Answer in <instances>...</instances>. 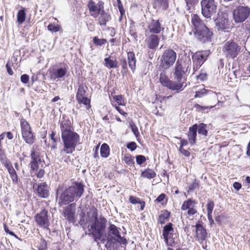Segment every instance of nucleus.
Instances as JSON below:
<instances>
[{
  "label": "nucleus",
  "mask_w": 250,
  "mask_h": 250,
  "mask_svg": "<svg viewBox=\"0 0 250 250\" xmlns=\"http://www.w3.org/2000/svg\"><path fill=\"white\" fill-rule=\"evenodd\" d=\"M63 148L60 150L61 159L68 164L72 162L70 155L76 150L79 144L80 135L74 131L73 122L65 114L60 121Z\"/></svg>",
  "instance_id": "1"
},
{
  "label": "nucleus",
  "mask_w": 250,
  "mask_h": 250,
  "mask_svg": "<svg viewBox=\"0 0 250 250\" xmlns=\"http://www.w3.org/2000/svg\"><path fill=\"white\" fill-rule=\"evenodd\" d=\"M85 186L82 182H75L72 185L64 190L58 189L59 204L60 206L66 205L63 210V215L68 222H75V204H70L81 198L84 192Z\"/></svg>",
  "instance_id": "2"
},
{
  "label": "nucleus",
  "mask_w": 250,
  "mask_h": 250,
  "mask_svg": "<svg viewBox=\"0 0 250 250\" xmlns=\"http://www.w3.org/2000/svg\"><path fill=\"white\" fill-rule=\"evenodd\" d=\"M31 160L29 164L30 172L31 174H34L37 178L41 179L45 174V170L42 168L39 169V165L42 163L41 153L39 149L33 147L31 150L30 154Z\"/></svg>",
  "instance_id": "3"
},
{
  "label": "nucleus",
  "mask_w": 250,
  "mask_h": 250,
  "mask_svg": "<svg viewBox=\"0 0 250 250\" xmlns=\"http://www.w3.org/2000/svg\"><path fill=\"white\" fill-rule=\"evenodd\" d=\"M188 66L185 68L182 64V61L178 60L175 64L173 72L174 82L179 92L182 91L187 86V72Z\"/></svg>",
  "instance_id": "4"
},
{
  "label": "nucleus",
  "mask_w": 250,
  "mask_h": 250,
  "mask_svg": "<svg viewBox=\"0 0 250 250\" xmlns=\"http://www.w3.org/2000/svg\"><path fill=\"white\" fill-rule=\"evenodd\" d=\"M120 229L114 224H110L108 228V236L106 246L109 248H113L116 242L121 245L126 246L127 241L126 238L122 237Z\"/></svg>",
  "instance_id": "5"
},
{
  "label": "nucleus",
  "mask_w": 250,
  "mask_h": 250,
  "mask_svg": "<svg viewBox=\"0 0 250 250\" xmlns=\"http://www.w3.org/2000/svg\"><path fill=\"white\" fill-rule=\"evenodd\" d=\"M106 222L107 220L104 217H101L99 219H94V222L90 226L91 229L93 230L91 235L95 242L104 241L103 232L105 229Z\"/></svg>",
  "instance_id": "6"
},
{
  "label": "nucleus",
  "mask_w": 250,
  "mask_h": 250,
  "mask_svg": "<svg viewBox=\"0 0 250 250\" xmlns=\"http://www.w3.org/2000/svg\"><path fill=\"white\" fill-rule=\"evenodd\" d=\"M176 58V53L173 49L165 50L160 58L159 69L167 70L169 69L175 63Z\"/></svg>",
  "instance_id": "7"
},
{
  "label": "nucleus",
  "mask_w": 250,
  "mask_h": 250,
  "mask_svg": "<svg viewBox=\"0 0 250 250\" xmlns=\"http://www.w3.org/2000/svg\"><path fill=\"white\" fill-rule=\"evenodd\" d=\"M21 136L25 142L29 145H32L36 140V135L32 131L29 123L24 118L20 120Z\"/></svg>",
  "instance_id": "8"
},
{
  "label": "nucleus",
  "mask_w": 250,
  "mask_h": 250,
  "mask_svg": "<svg viewBox=\"0 0 250 250\" xmlns=\"http://www.w3.org/2000/svg\"><path fill=\"white\" fill-rule=\"evenodd\" d=\"M241 49V47L232 40L226 42L222 47L223 53L228 59H233L237 57Z\"/></svg>",
  "instance_id": "9"
},
{
  "label": "nucleus",
  "mask_w": 250,
  "mask_h": 250,
  "mask_svg": "<svg viewBox=\"0 0 250 250\" xmlns=\"http://www.w3.org/2000/svg\"><path fill=\"white\" fill-rule=\"evenodd\" d=\"M201 13L206 18H209L217 12V2L215 0H202Z\"/></svg>",
  "instance_id": "10"
},
{
  "label": "nucleus",
  "mask_w": 250,
  "mask_h": 250,
  "mask_svg": "<svg viewBox=\"0 0 250 250\" xmlns=\"http://www.w3.org/2000/svg\"><path fill=\"white\" fill-rule=\"evenodd\" d=\"M195 228V234L194 239L195 241L202 245V248L208 250L207 241L208 237L207 230L205 227L201 224L198 223L194 226Z\"/></svg>",
  "instance_id": "11"
},
{
  "label": "nucleus",
  "mask_w": 250,
  "mask_h": 250,
  "mask_svg": "<svg viewBox=\"0 0 250 250\" xmlns=\"http://www.w3.org/2000/svg\"><path fill=\"white\" fill-rule=\"evenodd\" d=\"M250 15V7L247 6L239 5L233 11V19L236 23L244 22Z\"/></svg>",
  "instance_id": "12"
},
{
  "label": "nucleus",
  "mask_w": 250,
  "mask_h": 250,
  "mask_svg": "<svg viewBox=\"0 0 250 250\" xmlns=\"http://www.w3.org/2000/svg\"><path fill=\"white\" fill-rule=\"evenodd\" d=\"M174 225L169 222L163 228L162 236L166 245L172 247L175 244Z\"/></svg>",
  "instance_id": "13"
},
{
  "label": "nucleus",
  "mask_w": 250,
  "mask_h": 250,
  "mask_svg": "<svg viewBox=\"0 0 250 250\" xmlns=\"http://www.w3.org/2000/svg\"><path fill=\"white\" fill-rule=\"evenodd\" d=\"M34 220L37 226L46 229H49L50 222L48 210L42 208L41 211L34 216Z\"/></svg>",
  "instance_id": "14"
},
{
  "label": "nucleus",
  "mask_w": 250,
  "mask_h": 250,
  "mask_svg": "<svg viewBox=\"0 0 250 250\" xmlns=\"http://www.w3.org/2000/svg\"><path fill=\"white\" fill-rule=\"evenodd\" d=\"M104 3L102 0H99L97 3L93 0H89L87 3V7L90 15L94 18H97L104 10Z\"/></svg>",
  "instance_id": "15"
},
{
  "label": "nucleus",
  "mask_w": 250,
  "mask_h": 250,
  "mask_svg": "<svg viewBox=\"0 0 250 250\" xmlns=\"http://www.w3.org/2000/svg\"><path fill=\"white\" fill-rule=\"evenodd\" d=\"M212 32L206 25L195 30V35L199 40L203 42H209L212 36Z\"/></svg>",
  "instance_id": "16"
},
{
  "label": "nucleus",
  "mask_w": 250,
  "mask_h": 250,
  "mask_svg": "<svg viewBox=\"0 0 250 250\" xmlns=\"http://www.w3.org/2000/svg\"><path fill=\"white\" fill-rule=\"evenodd\" d=\"M159 81L163 86L174 91L175 93H179L174 81H172L169 79L165 70H163V71L160 74Z\"/></svg>",
  "instance_id": "17"
},
{
  "label": "nucleus",
  "mask_w": 250,
  "mask_h": 250,
  "mask_svg": "<svg viewBox=\"0 0 250 250\" xmlns=\"http://www.w3.org/2000/svg\"><path fill=\"white\" fill-rule=\"evenodd\" d=\"M197 203L194 199L189 198L183 202L181 209L182 211L187 210L188 215L193 216L197 213L196 208Z\"/></svg>",
  "instance_id": "18"
},
{
  "label": "nucleus",
  "mask_w": 250,
  "mask_h": 250,
  "mask_svg": "<svg viewBox=\"0 0 250 250\" xmlns=\"http://www.w3.org/2000/svg\"><path fill=\"white\" fill-rule=\"evenodd\" d=\"M208 51H199L195 53L192 57L193 62L196 64V68H199L207 60L208 55Z\"/></svg>",
  "instance_id": "19"
},
{
  "label": "nucleus",
  "mask_w": 250,
  "mask_h": 250,
  "mask_svg": "<svg viewBox=\"0 0 250 250\" xmlns=\"http://www.w3.org/2000/svg\"><path fill=\"white\" fill-rule=\"evenodd\" d=\"M216 24L218 31H229L231 28L229 19L224 16H219L216 19Z\"/></svg>",
  "instance_id": "20"
},
{
  "label": "nucleus",
  "mask_w": 250,
  "mask_h": 250,
  "mask_svg": "<svg viewBox=\"0 0 250 250\" xmlns=\"http://www.w3.org/2000/svg\"><path fill=\"white\" fill-rule=\"evenodd\" d=\"M49 187L46 182H42L37 184L36 191L38 197L42 198H47L49 196Z\"/></svg>",
  "instance_id": "21"
},
{
  "label": "nucleus",
  "mask_w": 250,
  "mask_h": 250,
  "mask_svg": "<svg viewBox=\"0 0 250 250\" xmlns=\"http://www.w3.org/2000/svg\"><path fill=\"white\" fill-rule=\"evenodd\" d=\"M164 29L159 20L152 19L147 25V30L151 34L157 35Z\"/></svg>",
  "instance_id": "22"
},
{
  "label": "nucleus",
  "mask_w": 250,
  "mask_h": 250,
  "mask_svg": "<svg viewBox=\"0 0 250 250\" xmlns=\"http://www.w3.org/2000/svg\"><path fill=\"white\" fill-rule=\"evenodd\" d=\"M113 99L117 104L112 102V105L115 107L121 115L126 116L127 113L122 110L119 107V105L125 106V102L124 96L122 95H115L113 97Z\"/></svg>",
  "instance_id": "23"
},
{
  "label": "nucleus",
  "mask_w": 250,
  "mask_h": 250,
  "mask_svg": "<svg viewBox=\"0 0 250 250\" xmlns=\"http://www.w3.org/2000/svg\"><path fill=\"white\" fill-rule=\"evenodd\" d=\"M197 128L198 125L197 124L193 125L189 127L187 133V137L191 146L195 145L196 143Z\"/></svg>",
  "instance_id": "24"
},
{
  "label": "nucleus",
  "mask_w": 250,
  "mask_h": 250,
  "mask_svg": "<svg viewBox=\"0 0 250 250\" xmlns=\"http://www.w3.org/2000/svg\"><path fill=\"white\" fill-rule=\"evenodd\" d=\"M97 23L100 26L106 27L107 23L111 20V15L105 12L104 10H102L99 16L97 17Z\"/></svg>",
  "instance_id": "25"
},
{
  "label": "nucleus",
  "mask_w": 250,
  "mask_h": 250,
  "mask_svg": "<svg viewBox=\"0 0 250 250\" xmlns=\"http://www.w3.org/2000/svg\"><path fill=\"white\" fill-rule=\"evenodd\" d=\"M160 38L157 35L150 34L146 40V42L148 48L155 49L159 45Z\"/></svg>",
  "instance_id": "26"
},
{
  "label": "nucleus",
  "mask_w": 250,
  "mask_h": 250,
  "mask_svg": "<svg viewBox=\"0 0 250 250\" xmlns=\"http://www.w3.org/2000/svg\"><path fill=\"white\" fill-rule=\"evenodd\" d=\"M171 217V212L167 209H163L161 211L158 217V224L161 225L168 222Z\"/></svg>",
  "instance_id": "27"
},
{
  "label": "nucleus",
  "mask_w": 250,
  "mask_h": 250,
  "mask_svg": "<svg viewBox=\"0 0 250 250\" xmlns=\"http://www.w3.org/2000/svg\"><path fill=\"white\" fill-rule=\"evenodd\" d=\"M127 55L129 67L132 70V73H134L136 70L137 62L135 53L133 51H129L127 53Z\"/></svg>",
  "instance_id": "28"
},
{
  "label": "nucleus",
  "mask_w": 250,
  "mask_h": 250,
  "mask_svg": "<svg viewBox=\"0 0 250 250\" xmlns=\"http://www.w3.org/2000/svg\"><path fill=\"white\" fill-rule=\"evenodd\" d=\"M67 72V67L64 66V67L56 69L54 70L52 74L51 75V78L54 80L58 79H61L64 77Z\"/></svg>",
  "instance_id": "29"
},
{
  "label": "nucleus",
  "mask_w": 250,
  "mask_h": 250,
  "mask_svg": "<svg viewBox=\"0 0 250 250\" xmlns=\"http://www.w3.org/2000/svg\"><path fill=\"white\" fill-rule=\"evenodd\" d=\"M191 21L195 30L205 25L199 16L196 14H194L191 15Z\"/></svg>",
  "instance_id": "30"
},
{
  "label": "nucleus",
  "mask_w": 250,
  "mask_h": 250,
  "mask_svg": "<svg viewBox=\"0 0 250 250\" xmlns=\"http://www.w3.org/2000/svg\"><path fill=\"white\" fill-rule=\"evenodd\" d=\"M78 103L80 104H83L87 110L91 108V99L86 96L76 97Z\"/></svg>",
  "instance_id": "31"
},
{
  "label": "nucleus",
  "mask_w": 250,
  "mask_h": 250,
  "mask_svg": "<svg viewBox=\"0 0 250 250\" xmlns=\"http://www.w3.org/2000/svg\"><path fill=\"white\" fill-rule=\"evenodd\" d=\"M5 167L7 168L8 172L10 174L13 183L17 184L18 183V176L12 165L10 164Z\"/></svg>",
  "instance_id": "32"
},
{
  "label": "nucleus",
  "mask_w": 250,
  "mask_h": 250,
  "mask_svg": "<svg viewBox=\"0 0 250 250\" xmlns=\"http://www.w3.org/2000/svg\"><path fill=\"white\" fill-rule=\"evenodd\" d=\"M123 160L126 166L130 168H133L135 167L134 157L130 154H125L123 158Z\"/></svg>",
  "instance_id": "33"
},
{
  "label": "nucleus",
  "mask_w": 250,
  "mask_h": 250,
  "mask_svg": "<svg viewBox=\"0 0 250 250\" xmlns=\"http://www.w3.org/2000/svg\"><path fill=\"white\" fill-rule=\"evenodd\" d=\"M153 5L155 7L167 10L168 8V0H154Z\"/></svg>",
  "instance_id": "34"
},
{
  "label": "nucleus",
  "mask_w": 250,
  "mask_h": 250,
  "mask_svg": "<svg viewBox=\"0 0 250 250\" xmlns=\"http://www.w3.org/2000/svg\"><path fill=\"white\" fill-rule=\"evenodd\" d=\"M88 87L85 84H79L76 97L87 96Z\"/></svg>",
  "instance_id": "35"
},
{
  "label": "nucleus",
  "mask_w": 250,
  "mask_h": 250,
  "mask_svg": "<svg viewBox=\"0 0 250 250\" xmlns=\"http://www.w3.org/2000/svg\"><path fill=\"white\" fill-rule=\"evenodd\" d=\"M141 175L144 178L151 179L156 177V173L153 169L147 168L143 171Z\"/></svg>",
  "instance_id": "36"
},
{
  "label": "nucleus",
  "mask_w": 250,
  "mask_h": 250,
  "mask_svg": "<svg viewBox=\"0 0 250 250\" xmlns=\"http://www.w3.org/2000/svg\"><path fill=\"white\" fill-rule=\"evenodd\" d=\"M110 56L104 59V65L108 68H114L118 67V62L116 60H113L110 59Z\"/></svg>",
  "instance_id": "37"
},
{
  "label": "nucleus",
  "mask_w": 250,
  "mask_h": 250,
  "mask_svg": "<svg viewBox=\"0 0 250 250\" xmlns=\"http://www.w3.org/2000/svg\"><path fill=\"white\" fill-rule=\"evenodd\" d=\"M17 22L19 24H22L25 21L26 12L24 8H22L17 13Z\"/></svg>",
  "instance_id": "38"
},
{
  "label": "nucleus",
  "mask_w": 250,
  "mask_h": 250,
  "mask_svg": "<svg viewBox=\"0 0 250 250\" xmlns=\"http://www.w3.org/2000/svg\"><path fill=\"white\" fill-rule=\"evenodd\" d=\"M100 154L101 157L103 158H107L110 155V148L109 146L106 144L104 143L101 146Z\"/></svg>",
  "instance_id": "39"
},
{
  "label": "nucleus",
  "mask_w": 250,
  "mask_h": 250,
  "mask_svg": "<svg viewBox=\"0 0 250 250\" xmlns=\"http://www.w3.org/2000/svg\"><path fill=\"white\" fill-rule=\"evenodd\" d=\"M197 131L199 134L207 137L208 134L207 125L204 123H200L198 125Z\"/></svg>",
  "instance_id": "40"
},
{
  "label": "nucleus",
  "mask_w": 250,
  "mask_h": 250,
  "mask_svg": "<svg viewBox=\"0 0 250 250\" xmlns=\"http://www.w3.org/2000/svg\"><path fill=\"white\" fill-rule=\"evenodd\" d=\"M56 133L54 131H51L49 137L51 140V149L52 150L56 149L57 148V139L56 137Z\"/></svg>",
  "instance_id": "41"
},
{
  "label": "nucleus",
  "mask_w": 250,
  "mask_h": 250,
  "mask_svg": "<svg viewBox=\"0 0 250 250\" xmlns=\"http://www.w3.org/2000/svg\"><path fill=\"white\" fill-rule=\"evenodd\" d=\"M0 161L5 167L11 164L3 149H0Z\"/></svg>",
  "instance_id": "42"
},
{
  "label": "nucleus",
  "mask_w": 250,
  "mask_h": 250,
  "mask_svg": "<svg viewBox=\"0 0 250 250\" xmlns=\"http://www.w3.org/2000/svg\"><path fill=\"white\" fill-rule=\"evenodd\" d=\"M158 203H161L162 206H165L167 204L168 197L164 193H161L155 200Z\"/></svg>",
  "instance_id": "43"
},
{
  "label": "nucleus",
  "mask_w": 250,
  "mask_h": 250,
  "mask_svg": "<svg viewBox=\"0 0 250 250\" xmlns=\"http://www.w3.org/2000/svg\"><path fill=\"white\" fill-rule=\"evenodd\" d=\"M92 42L95 46H102L105 44L107 42L105 39H99L97 36L93 38Z\"/></svg>",
  "instance_id": "44"
},
{
  "label": "nucleus",
  "mask_w": 250,
  "mask_h": 250,
  "mask_svg": "<svg viewBox=\"0 0 250 250\" xmlns=\"http://www.w3.org/2000/svg\"><path fill=\"white\" fill-rule=\"evenodd\" d=\"M60 25L54 23H50L47 26L48 30L51 32H57L60 30Z\"/></svg>",
  "instance_id": "45"
},
{
  "label": "nucleus",
  "mask_w": 250,
  "mask_h": 250,
  "mask_svg": "<svg viewBox=\"0 0 250 250\" xmlns=\"http://www.w3.org/2000/svg\"><path fill=\"white\" fill-rule=\"evenodd\" d=\"M87 214H91V218H94V219L98 218V211L97 208L94 206H92L90 208Z\"/></svg>",
  "instance_id": "46"
},
{
  "label": "nucleus",
  "mask_w": 250,
  "mask_h": 250,
  "mask_svg": "<svg viewBox=\"0 0 250 250\" xmlns=\"http://www.w3.org/2000/svg\"><path fill=\"white\" fill-rule=\"evenodd\" d=\"M48 250L47 242L44 239H42L41 242L37 247V250Z\"/></svg>",
  "instance_id": "47"
},
{
  "label": "nucleus",
  "mask_w": 250,
  "mask_h": 250,
  "mask_svg": "<svg viewBox=\"0 0 250 250\" xmlns=\"http://www.w3.org/2000/svg\"><path fill=\"white\" fill-rule=\"evenodd\" d=\"M129 31L132 36H137L135 22L133 20L130 21Z\"/></svg>",
  "instance_id": "48"
},
{
  "label": "nucleus",
  "mask_w": 250,
  "mask_h": 250,
  "mask_svg": "<svg viewBox=\"0 0 250 250\" xmlns=\"http://www.w3.org/2000/svg\"><path fill=\"white\" fill-rule=\"evenodd\" d=\"M214 203L211 200H208V203L207 204V212L208 213H212L214 207Z\"/></svg>",
  "instance_id": "49"
},
{
  "label": "nucleus",
  "mask_w": 250,
  "mask_h": 250,
  "mask_svg": "<svg viewBox=\"0 0 250 250\" xmlns=\"http://www.w3.org/2000/svg\"><path fill=\"white\" fill-rule=\"evenodd\" d=\"M215 105L213 106H204L200 105V104H196L194 105V107L196 108V110L198 111H205V109H210L214 107Z\"/></svg>",
  "instance_id": "50"
},
{
  "label": "nucleus",
  "mask_w": 250,
  "mask_h": 250,
  "mask_svg": "<svg viewBox=\"0 0 250 250\" xmlns=\"http://www.w3.org/2000/svg\"><path fill=\"white\" fill-rule=\"evenodd\" d=\"M146 160V157L142 155H139L136 156V163L139 165H141Z\"/></svg>",
  "instance_id": "51"
},
{
  "label": "nucleus",
  "mask_w": 250,
  "mask_h": 250,
  "mask_svg": "<svg viewBox=\"0 0 250 250\" xmlns=\"http://www.w3.org/2000/svg\"><path fill=\"white\" fill-rule=\"evenodd\" d=\"M13 66V63L11 62L8 61L5 65V67L8 74L12 76L14 74V72L12 69Z\"/></svg>",
  "instance_id": "52"
},
{
  "label": "nucleus",
  "mask_w": 250,
  "mask_h": 250,
  "mask_svg": "<svg viewBox=\"0 0 250 250\" xmlns=\"http://www.w3.org/2000/svg\"><path fill=\"white\" fill-rule=\"evenodd\" d=\"M207 93V90L205 88H203L200 90L196 91L194 98H201L204 95H206Z\"/></svg>",
  "instance_id": "53"
},
{
  "label": "nucleus",
  "mask_w": 250,
  "mask_h": 250,
  "mask_svg": "<svg viewBox=\"0 0 250 250\" xmlns=\"http://www.w3.org/2000/svg\"><path fill=\"white\" fill-rule=\"evenodd\" d=\"M178 151L184 156L189 157L191 154L189 148L185 149L184 148H179Z\"/></svg>",
  "instance_id": "54"
},
{
  "label": "nucleus",
  "mask_w": 250,
  "mask_h": 250,
  "mask_svg": "<svg viewBox=\"0 0 250 250\" xmlns=\"http://www.w3.org/2000/svg\"><path fill=\"white\" fill-rule=\"evenodd\" d=\"M199 187V184L198 181L196 179H194V181L192 183V184L188 187V190L190 191H192L196 188H198Z\"/></svg>",
  "instance_id": "55"
},
{
  "label": "nucleus",
  "mask_w": 250,
  "mask_h": 250,
  "mask_svg": "<svg viewBox=\"0 0 250 250\" xmlns=\"http://www.w3.org/2000/svg\"><path fill=\"white\" fill-rule=\"evenodd\" d=\"M131 130L136 137H138L140 135V133L137 126L134 124L130 125Z\"/></svg>",
  "instance_id": "56"
},
{
  "label": "nucleus",
  "mask_w": 250,
  "mask_h": 250,
  "mask_svg": "<svg viewBox=\"0 0 250 250\" xmlns=\"http://www.w3.org/2000/svg\"><path fill=\"white\" fill-rule=\"evenodd\" d=\"M137 147V145L135 142H131L126 145V147L131 151L135 150Z\"/></svg>",
  "instance_id": "57"
},
{
  "label": "nucleus",
  "mask_w": 250,
  "mask_h": 250,
  "mask_svg": "<svg viewBox=\"0 0 250 250\" xmlns=\"http://www.w3.org/2000/svg\"><path fill=\"white\" fill-rule=\"evenodd\" d=\"M141 200L139 198L134 196H130L129 197V201L130 203L132 204H139Z\"/></svg>",
  "instance_id": "58"
},
{
  "label": "nucleus",
  "mask_w": 250,
  "mask_h": 250,
  "mask_svg": "<svg viewBox=\"0 0 250 250\" xmlns=\"http://www.w3.org/2000/svg\"><path fill=\"white\" fill-rule=\"evenodd\" d=\"M180 141V146L179 148H184L185 146H186L188 145L189 143L188 140H187L185 139H183L181 137L177 138Z\"/></svg>",
  "instance_id": "59"
},
{
  "label": "nucleus",
  "mask_w": 250,
  "mask_h": 250,
  "mask_svg": "<svg viewBox=\"0 0 250 250\" xmlns=\"http://www.w3.org/2000/svg\"><path fill=\"white\" fill-rule=\"evenodd\" d=\"M187 6L188 7V9L189 10L191 6H194L197 4L198 0H186Z\"/></svg>",
  "instance_id": "60"
},
{
  "label": "nucleus",
  "mask_w": 250,
  "mask_h": 250,
  "mask_svg": "<svg viewBox=\"0 0 250 250\" xmlns=\"http://www.w3.org/2000/svg\"><path fill=\"white\" fill-rule=\"evenodd\" d=\"M3 227L6 233H8L10 235L14 236L16 238L19 239V238L16 234H15L13 231H11L9 229L8 226L6 224H4Z\"/></svg>",
  "instance_id": "61"
},
{
  "label": "nucleus",
  "mask_w": 250,
  "mask_h": 250,
  "mask_svg": "<svg viewBox=\"0 0 250 250\" xmlns=\"http://www.w3.org/2000/svg\"><path fill=\"white\" fill-rule=\"evenodd\" d=\"M21 80L22 83L26 84L29 82V76L27 74H23L21 77Z\"/></svg>",
  "instance_id": "62"
},
{
  "label": "nucleus",
  "mask_w": 250,
  "mask_h": 250,
  "mask_svg": "<svg viewBox=\"0 0 250 250\" xmlns=\"http://www.w3.org/2000/svg\"><path fill=\"white\" fill-rule=\"evenodd\" d=\"M100 146V144L97 145L93 149L94 153L93 154V157L98 160L99 159V156L98 154L99 148Z\"/></svg>",
  "instance_id": "63"
},
{
  "label": "nucleus",
  "mask_w": 250,
  "mask_h": 250,
  "mask_svg": "<svg viewBox=\"0 0 250 250\" xmlns=\"http://www.w3.org/2000/svg\"><path fill=\"white\" fill-rule=\"evenodd\" d=\"M120 63L124 70H127V63L125 58L121 59Z\"/></svg>",
  "instance_id": "64"
}]
</instances>
